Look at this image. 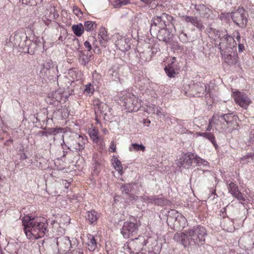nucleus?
<instances>
[{"label": "nucleus", "mask_w": 254, "mask_h": 254, "mask_svg": "<svg viewBox=\"0 0 254 254\" xmlns=\"http://www.w3.org/2000/svg\"><path fill=\"white\" fill-rule=\"evenodd\" d=\"M21 220L28 239L35 240L49 235L48 223L45 218L26 215Z\"/></svg>", "instance_id": "nucleus-1"}, {"label": "nucleus", "mask_w": 254, "mask_h": 254, "mask_svg": "<svg viewBox=\"0 0 254 254\" xmlns=\"http://www.w3.org/2000/svg\"><path fill=\"white\" fill-rule=\"evenodd\" d=\"M206 235L207 231L205 227L198 225L181 233L182 243L185 247L187 245L202 246L205 243Z\"/></svg>", "instance_id": "nucleus-2"}, {"label": "nucleus", "mask_w": 254, "mask_h": 254, "mask_svg": "<svg viewBox=\"0 0 254 254\" xmlns=\"http://www.w3.org/2000/svg\"><path fill=\"white\" fill-rule=\"evenodd\" d=\"M140 225L137 217L131 216L129 220L124 222L121 232L125 238H128L137 234L138 227Z\"/></svg>", "instance_id": "nucleus-3"}, {"label": "nucleus", "mask_w": 254, "mask_h": 254, "mask_svg": "<svg viewBox=\"0 0 254 254\" xmlns=\"http://www.w3.org/2000/svg\"><path fill=\"white\" fill-rule=\"evenodd\" d=\"M185 90L186 94L189 96L201 97L208 93L206 85L200 82H191L185 87Z\"/></svg>", "instance_id": "nucleus-4"}, {"label": "nucleus", "mask_w": 254, "mask_h": 254, "mask_svg": "<svg viewBox=\"0 0 254 254\" xmlns=\"http://www.w3.org/2000/svg\"><path fill=\"white\" fill-rule=\"evenodd\" d=\"M230 16L232 21L236 25L242 28L246 27L248 21L246 10L243 7H238L236 10L231 12Z\"/></svg>", "instance_id": "nucleus-5"}, {"label": "nucleus", "mask_w": 254, "mask_h": 254, "mask_svg": "<svg viewBox=\"0 0 254 254\" xmlns=\"http://www.w3.org/2000/svg\"><path fill=\"white\" fill-rule=\"evenodd\" d=\"M186 220L185 218L175 209H171L168 212L167 222L168 223L173 222V227L175 230H180L183 228L185 227Z\"/></svg>", "instance_id": "nucleus-6"}, {"label": "nucleus", "mask_w": 254, "mask_h": 254, "mask_svg": "<svg viewBox=\"0 0 254 254\" xmlns=\"http://www.w3.org/2000/svg\"><path fill=\"white\" fill-rule=\"evenodd\" d=\"M87 141L86 138L79 135L76 139L67 142V145L64 143V140H63V143L65 146H67L68 149L73 152H76L79 155H81L83 154L85 148V144Z\"/></svg>", "instance_id": "nucleus-7"}, {"label": "nucleus", "mask_w": 254, "mask_h": 254, "mask_svg": "<svg viewBox=\"0 0 254 254\" xmlns=\"http://www.w3.org/2000/svg\"><path fill=\"white\" fill-rule=\"evenodd\" d=\"M220 42L218 44H216L215 47H217L220 51L221 55H224V50L228 49H232L237 45L236 41L234 39L233 37L229 35L226 32L219 39Z\"/></svg>", "instance_id": "nucleus-8"}, {"label": "nucleus", "mask_w": 254, "mask_h": 254, "mask_svg": "<svg viewBox=\"0 0 254 254\" xmlns=\"http://www.w3.org/2000/svg\"><path fill=\"white\" fill-rule=\"evenodd\" d=\"M232 96L235 102L244 109H247L252 103V100L248 95L244 92L234 91Z\"/></svg>", "instance_id": "nucleus-9"}, {"label": "nucleus", "mask_w": 254, "mask_h": 254, "mask_svg": "<svg viewBox=\"0 0 254 254\" xmlns=\"http://www.w3.org/2000/svg\"><path fill=\"white\" fill-rule=\"evenodd\" d=\"M125 67L122 65L115 64L109 70L107 76L113 81H119L121 83Z\"/></svg>", "instance_id": "nucleus-10"}, {"label": "nucleus", "mask_w": 254, "mask_h": 254, "mask_svg": "<svg viewBox=\"0 0 254 254\" xmlns=\"http://www.w3.org/2000/svg\"><path fill=\"white\" fill-rule=\"evenodd\" d=\"M56 71H58L57 66L51 60H49L43 64L40 72L43 77L49 78L50 76H54Z\"/></svg>", "instance_id": "nucleus-11"}, {"label": "nucleus", "mask_w": 254, "mask_h": 254, "mask_svg": "<svg viewBox=\"0 0 254 254\" xmlns=\"http://www.w3.org/2000/svg\"><path fill=\"white\" fill-rule=\"evenodd\" d=\"M124 101L126 108L130 111H137L140 107V103L139 102V100L130 93H128L126 96Z\"/></svg>", "instance_id": "nucleus-12"}, {"label": "nucleus", "mask_w": 254, "mask_h": 254, "mask_svg": "<svg viewBox=\"0 0 254 254\" xmlns=\"http://www.w3.org/2000/svg\"><path fill=\"white\" fill-rule=\"evenodd\" d=\"M143 202L147 203L154 204L157 206L166 205L167 200L162 195L147 196L144 195L141 197Z\"/></svg>", "instance_id": "nucleus-13"}, {"label": "nucleus", "mask_w": 254, "mask_h": 254, "mask_svg": "<svg viewBox=\"0 0 254 254\" xmlns=\"http://www.w3.org/2000/svg\"><path fill=\"white\" fill-rule=\"evenodd\" d=\"M93 106L94 107L95 114L96 115V120L98 121V118L100 117L101 115L106 116L107 112L109 110L108 106L99 100H95L93 101Z\"/></svg>", "instance_id": "nucleus-14"}, {"label": "nucleus", "mask_w": 254, "mask_h": 254, "mask_svg": "<svg viewBox=\"0 0 254 254\" xmlns=\"http://www.w3.org/2000/svg\"><path fill=\"white\" fill-rule=\"evenodd\" d=\"M56 243L59 252L64 253L68 251L71 244L69 238L66 236H61L57 238Z\"/></svg>", "instance_id": "nucleus-15"}, {"label": "nucleus", "mask_w": 254, "mask_h": 254, "mask_svg": "<svg viewBox=\"0 0 254 254\" xmlns=\"http://www.w3.org/2000/svg\"><path fill=\"white\" fill-rule=\"evenodd\" d=\"M195 157H196V155L194 153L187 152L180 159L178 165L180 167H183L185 168H189L194 163Z\"/></svg>", "instance_id": "nucleus-16"}, {"label": "nucleus", "mask_w": 254, "mask_h": 254, "mask_svg": "<svg viewBox=\"0 0 254 254\" xmlns=\"http://www.w3.org/2000/svg\"><path fill=\"white\" fill-rule=\"evenodd\" d=\"M173 37V35L167 28L158 30L157 39L159 41L165 42L166 44L171 45L172 44Z\"/></svg>", "instance_id": "nucleus-17"}, {"label": "nucleus", "mask_w": 254, "mask_h": 254, "mask_svg": "<svg viewBox=\"0 0 254 254\" xmlns=\"http://www.w3.org/2000/svg\"><path fill=\"white\" fill-rule=\"evenodd\" d=\"M173 20V17L171 15L163 13L160 15L161 21L159 22L158 28L159 29H165L167 28V26L170 28L171 25L174 26V24L172 23Z\"/></svg>", "instance_id": "nucleus-18"}, {"label": "nucleus", "mask_w": 254, "mask_h": 254, "mask_svg": "<svg viewBox=\"0 0 254 254\" xmlns=\"http://www.w3.org/2000/svg\"><path fill=\"white\" fill-rule=\"evenodd\" d=\"M129 41L128 39L125 37H123L119 35L116 41V46L119 50L123 52L127 51L130 49V45L128 43Z\"/></svg>", "instance_id": "nucleus-19"}, {"label": "nucleus", "mask_w": 254, "mask_h": 254, "mask_svg": "<svg viewBox=\"0 0 254 254\" xmlns=\"http://www.w3.org/2000/svg\"><path fill=\"white\" fill-rule=\"evenodd\" d=\"M224 55H221L224 62L229 65H234L237 63L238 60V54L235 52H224Z\"/></svg>", "instance_id": "nucleus-20"}, {"label": "nucleus", "mask_w": 254, "mask_h": 254, "mask_svg": "<svg viewBox=\"0 0 254 254\" xmlns=\"http://www.w3.org/2000/svg\"><path fill=\"white\" fill-rule=\"evenodd\" d=\"M98 39L101 46L105 48L107 46V44L109 40L105 28H100L98 34Z\"/></svg>", "instance_id": "nucleus-21"}, {"label": "nucleus", "mask_w": 254, "mask_h": 254, "mask_svg": "<svg viewBox=\"0 0 254 254\" xmlns=\"http://www.w3.org/2000/svg\"><path fill=\"white\" fill-rule=\"evenodd\" d=\"M99 214L94 210L86 212L85 217L90 224L95 225L99 217Z\"/></svg>", "instance_id": "nucleus-22"}, {"label": "nucleus", "mask_w": 254, "mask_h": 254, "mask_svg": "<svg viewBox=\"0 0 254 254\" xmlns=\"http://www.w3.org/2000/svg\"><path fill=\"white\" fill-rule=\"evenodd\" d=\"M234 117V116H232V114H225L220 115L218 114H214L213 116V118L214 120H217V121L220 120L221 122L224 121L227 123V125H228L233 121Z\"/></svg>", "instance_id": "nucleus-23"}, {"label": "nucleus", "mask_w": 254, "mask_h": 254, "mask_svg": "<svg viewBox=\"0 0 254 254\" xmlns=\"http://www.w3.org/2000/svg\"><path fill=\"white\" fill-rule=\"evenodd\" d=\"M92 56V55L85 53L83 51H78L79 60L82 65H86L91 60Z\"/></svg>", "instance_id": "nucleus-24"}, {"label": "nucleus", "mask_w": 254, "mask_h": 254, "mask_svg": "<svg viewBox=\"0 0 254 254\" xmlns=\"http://www.w3.org/2000/svg\"><path fill=\"white\" fill-rule=\"evenodd\" d=\"M87 244L89 247L88 249L90 251H93L97 246V243L95 237L92 235L90 234L87 235Z\"/></svg>", "instance_id": "nucleus-25"}, {"label": "nucleus", "mask_w": 254, "mask_h": 254, "mask_svg": "<svg viewBox=\"0 0 254 254\" xmlns=\"http://www.w3.org/2000/svg\"><path fill=\"white\" fill-rule=\"evenodd\" d=\"M71 29L74 34L77 37H80L84 31V28L81 23L73 25Z\"/></svg>", "instance_id": "nucleus-26"}, {"label": "nucleus", "mask_w": 254, "mask_h": 254, "mask_svg": "<svg viewBox=\"0 0 254 254\" xmlns=\"http://www.w3.org/2000/svg\"><path fill=\"white\" fill-rule=\"evenodd\" d=\"M198 135L203 136L204 138H207L212 143L213 146L216 148L218 146L215 141V138L213 134L210 132H199Z\"/></svg>", "instance_id": "nucleus-27"}, {"label": "nucleus", "mask_w": 254, "mask_h": 254, "mask_svg": "<svg viewBox=\"0 0 254 254\" xmlns=\"http://www.w3.org/2000/svg\"><path fill=\"white\" fill-rule=\"evenodd\" d=\"M173 63H172L171 64H169L164 68V70L166 74L170 78L175 77V75L177 74L175 69V67L173 66Z\"/></svg>", "instance_id": "nucleus-28"}, {"label": "nucleus", "mask_w": 254, "mask_h": 254, "mask_svg": "<svg viewBox=\"0 0 254 254\" xmlns=\"http://www.w3.org/2000/svg\"><path fill=\"white\" fill-rule=\"evenodd\" d=\"M160 16H157L156 17H154L152 20V23L151 24V27L150 28V32L151 35H152V32H153L154 34L156 33V31L157 30L156 27H158L159 24V22H160Z\"/></svg>", "instance_id": "nucleus-29"}, {"label": "nucleus", "mask_w": 254, "mask_h": 254, "mask_svg": "<svg viewBox=\"0 0 254 254\" xmlns=\"http://www.w3.org/2000/svg\"><path fill=\"white\" fill-rule=\"evenodd\" d=\"M228 192L234 197L239 191L238 186L234 182H231L227 184Z\"/></svg>", "instance_id": "nucleus-30"}, {"label": "nucleus", "mask_w": 254, "mask_h": 254, "mask_svg": "<svg viewBox=\"0 0 254 254\" xmlns=\"http://www.w3.org/2000/svg\"><path fill=\"white\" fill-rule=\"evenodd\" d=\"M130 151H142L145 150V147L142 144H139L136 143H132L129 147Z\"/></svg>", "instance_id": "nucleus-31"}, {"label": "nucleus", "mask_w": 254, "mask_h": 254, "mask_svg": "<svg viewBox=\"0 0 254 254\" xmlns=\"http://www.w3.org/2000/svg\"><path fill=\"white\" fill-rule=\"evenodd\" d=\"M114 159L113 165L115 169L120 174H122L123 173V166L121 162L116 157H114Z\"/></svg>", "instance_id": "nucleus-32"}, {"label": "nucleus", "mask_w": 254, "mask_h": 254, "mask_svg": "<svg viewBox=\"0 0 254 254\" xmlns=\"http://www.w3.org/2000/svg\"><path fill=\"white\" fill-rule=\"evenodd\" d=\"M89 135L91 139L95 143H98L99 141V132L95 129L92 130L89 132Z\"/></svg>", "instance_id": "nucleus-33"}, {"label": "nucleus", "mask_w": 254, "mask_h": 254, "mask_svg": "<svg viewBox=\"0 0 254 254\" xmlns=\"http://www.w3.org/2000/svg\"><path fill=\"white\" fill-rule=\"evenodd\" d=\"M121 189L123 193L127 194L133 189V187L131 184H126L122 186Z\"/></svg>", "instance_id": "nucleus-34"}, {"label": "nucleus", "mask_w": 254, "mask_h": 254, "mask_svg": "<svg viewBox=\"0 0 254 254\" xmlns=\"http://www.w3.org/2000/svg\"><path fill=\"white\" fill-rule=\"evenodd\" d=\"M149 110L153 114H155L158 116H160L162 115V109L160 107L152 105V106L149 107Z\"/></svg>", "instance_id": "nucleus-35"}, {"label": "nucleus", "mask_w": 254, "mask_h": 254, "mask_svg": "<svg viewBox=\"0 0 254 254\" xmlns=\"http://www.w3.org/2000/svg\"><path fill=\"white\" fill-rule=\"evenodd\" d=\"M208 32H211L212 34H213L215 35V38H218L220 39L221 38V37L223 34H224V33H226L227 31H220V30H217L215 28H210L209 29V31Z\"/></svg>", "instance_id": "nucleus-36"}, {"label": "nucleus", "mask_w": 254, "mask_h": 254, "mask_svg": "<svg viewBox=\"0 0 254 254\" xmlns=\"http://www.w3.org/2000/svg\"><path fill=\"white\" fill-rule=\"evenodd\" d=\"M96 26V24L91 21H87L84 22V28H85V30L87 31L93 30Z\"/></svg>", "instance_id": "nucleus-37"}, {"label": "nucleus", "mask_w": 254, "mask_h": 254, "mask_svg": "<svg viewBox=\"0 0 254 254\" xmlns=\"http://www.w3.org/2000/svg\"><path fill=\"white\" fill-rule=\"evenodd\" d=\"M194 163H195L196 165L197 166H200L201 165L206 166L208 165L207 161L201 158L196 155V157H195Z\"/></svg>", "instance_id": "nucleus-38"}, {"label": "nucleus", "mask_w": 254, "mask_h": 254, "mask_svg": "<svg viewBox=\"0 0 254 254\" xmlns=\"http://www.w3.org/2000/svg\"><path fill=\"white\" fill-rule=\"evenodd\" d=\"M47 129V133L48 135H56L58 133H59L60 131L63 130V129L61 127H56V128H48Z\"/></svg>", "instance_id": "nucleus-39"}, {"label": "nucleus", "mask_w": 254, "mask_h": 254, "mask_svg": "<svg viewBox=\"0 0 254 254\" xmlns=\"http://www.w3.org/2000/svg\"><path fill=\"white\" fill-rule=\"evenodd\" d=\"M94 91L93 85L91 83H89L85 85V89H84V93L90 96L93 93Z\"/></svg>", "instance_id": "nucleus-40"}, {"label": "nucleus", "mask_w": 254, "mask_h": 254, "mask_svg": "<svg viewBox=\"0 0 254 254\" xmlns=\"http://www.w3.org/2000/svg\"><path fill=\"white\" fill-rule=\"evenodd\" d=\"M130 2V0H117L115 1L114 6L116 7H120L126 5Z\"/></svg>", "instance_id": "nucleus-41"}, {"label": "nucleus", "mask_w": 254, "mask_h": 254, "mask_svg": "<svg viewBox=\"0 0 254 254\" xmlns=\"http://www.w3.org/2000/svg\"><path fill=\"white\" fill-rule=\"evenodd\" d=\"M180 40L183 43H187L190 39L187 36L186 33L182 32L179 36Z\"/></svg>", "instance_id": "nucleus-42"}, {"label": "nucleus", "mask_w": 254, "mask_h": 254, "mask_svg": "<svg viewBox=\"0 0 254 254\" xmlns=\"http://www.w3.org/2000/svg\"><path fill=\"white\" fill-rule=\"evenodd\" d=\"M239 201H246L247 199L246 196L244 195L240 190L234 196Z\"/></svg>", "instance_id": "nucleus-43"}, {"label": "nucleus", "mask_w": 254, "mask_h": 254, "mask_svg": "<svg viewBox=\"0 0 254 254\" xmlns=\"http://www.w3.org/2000/svg\"><path fill=\"white\" fill-rule=\"evenodd\" d=\"M233 38H235L238 43H241V35L240 32L238 30H235L233 33L232 36Z\"/></svg>", "instance_id": "nucleus-44"}, {"label": "nucleus", "mask_w": 254, "mask_h": 254, "mask_svg": "<svg viewBox=\"0 0 254 254\" xmlns=\"http://www.w3.org/2000/svg\"><path fill=\"white\" fill-rule=\"evenodd\" d=\"M70 254H84L83 250L79 248H75L71 251Z\"/></svg>", "instance_id": "nucleus-45"}, {"label": "nucleus", "mask_w": 254, "mask_h": 254, "mask_svg": "<svg viewBox=\"0 0 254 254\" xmlns=\"http://www.w3.org/2000/svg\"><path fill=\"white\" fill-rule=\"evenodd\" d=\"M73 12L77 16H79L80 14H82V12L80 9L77 6H74L73 7Z\"/></svg>", "instance_id": "nucleus-46"}, {"label": "nucleus", "mask_w": 254, "mask_h": 254, "mask_svg": "<svg viewBox=\"0 0 254 254\" xmlns=\"http://www.w3.org/2000/svg\"><path fill=\"white\" fill-rule=\"evenodd\" d=\"M167 120L169 121L171 124H174L176 122H177L178 124H180L181 122V120L173 117L168 118Z\"/></svg>", "instance_id": "nucleus-47"}, {"label": "nucleus", "mask_w": 254, "mask_h": 254, "mask_svg": "<svg viewBox=\"0 0 254 254\" xmlns=\"http://www.w3.org/2000/svg\"><path fill=\"white\" fill-rule=\"evenodd\" d=\"M217 120H214L213 118V117H212V118L210 119L209 120V125H208V126L206 129V130L207 131H210L212 127V123L214 121H216Z\"/></svg>", "instance_id": "nucleus-48"}, {"label": "nucleus", "mask_w": 254, "mask_h": 254, "mask_svg": "<svg viewBox=\"0 0 254 254\" xmlns=\"http://www.w3.org/2000/svg\"><path fill=\"white\" fill-rule=\"evenodd\" d=\"M110 150L112 152H115L116 151V145L114 141L111 142L110 147Z\"/></svg>", "instance_id": "nucleus-49"}, {"label": "nucleus", "mask_w": 254, "mask_h": 254, "mask_svg": "<svg viewBox=\"0 0 254 254\" xmlns=\"http://www.w3.org/2000/svg\"><path fill=\"white\" fill-rule=\"evenodd\" d=\"M57 94H59V92L58 91H55L54 93L52 94L51 96H52L53 100H55V101H60L61 97L60 96L59 97H58L57 96Z\"/></svg>", "instance_id": "nucleus-50"}, {"label": "nucleus", "mask_w": 254, "mask_h": 254, "mask_svg": "<svg viewBox=\"0 0 254 254\" xmlns=\"http://www.w3.org/2000/svg\"><path fill=\"white\" fill-rule=\"evenodd\" d=\"M253 157V153H248L247 155L244 156L242 158L241 160L243 161H245L246 160L249 159L250 158H252Z\"/></svg>", "instance_id": "nucleus-51"}, {"label": "nucleus", "mask_w": 254, "mask_h": 254, "mask_svg": "<svg viewBox=\"0 0 254 254\" xmlns=\"http://www.w3.org/2000/svg\"><path fill=\"white\" fill-rule=\"evenodd\" d=\"M84 46L85 48L87 49V51H90L91 50V49H92V47H91V44L87 41H86L84 43Z\"/></svg>", "instance_id": "nucleus-52"}, {"label": "nucleus", "mask_w": 254, "mask_h": 254, "mask_svg": "<svg viewBox=\"0 0 254 254\" xmlns=\"http://www.w3.org/2000/svg\"><path fill=\"white\" fill-rule=\"evenodd\" d=\"M245 50V46L243 43H238V51L239 53H241Z\"/></svg>", "instance_id": "nucleus-53"}, {"label": "nucleus", "mask_w": 254, "mask_h": 254, "mask_svg": "<svg viewBox=\"0 0 254 254\" xmlns=\"http://www.w3.org/2000/svg\"><path fill=\"white\" fill-rule=\"evenodd\" d=\"M195 26H196L198 29L201 30L204 28V26L203 25L200 20L198 21V22L197 23L196 25Z\"/></svg>", "instance_id": "nucleus-54"}, {"label": "nucleus", "mask_w": 254, "mask_h": 254, "mask_svg": "<svg viewBox=\"0 0 254 254\" xmlns=\"http://www.w3.org/2000/svg\"><path fill=\"white\" fill-rule=\"evenodd\" d=\"M38 135L40 136H48V135L47 133V129H46V131H44L42 130L39 131L38 132Z\"/></svg>", "instance_id": "nucleus-55"}, {"label": "nucleus", "mask_w": 254, "mask_h": 254, "mask_svg": "<svg viewBox=\"0 0 254 254\" xmlns=\"http://www.w3.org/2000/svg\"><path fill=\"white\" fill-rule=\"evenodd\" d=\"M183 17H184V19L185 20V21H186L187 22H190L191 23V21L192 19H193V17L185 15Z\"/></svg>", "instance_id": "nucleus-56"}, {"label": "nucleus", "mask_w": 254, "mask_h": 254, "mask_svg": "<svg viewBox=\"0 0 254 254\" xmlns=\"http://www.w3.org/2000/svg\"><path fill=\"white\" fill-rule=\"evenodd\" d=\"M22 1V3L23 4H28V3H30L31 5L33 4L34 2L33 1L34 0H21Z\"/></svg>", "instance_id": "nucleus-57"}, {"label": "nucleus", "mask_w": 254, "mask_h": 254, "mask_svg": "<svg viewBox=\"0 0 254 254\" xmlns=\"http://www.w3.org/2000/svg\"><path fill=\"white\" fill-rule=\"evenodd\" d=\"M199 20L197 19L196 17H193V19H192L191 23L194 25L195 26L197 23L198 22Z\"/></svg>", "instance_id": "nucleus-58"}, {"label": "nucleus", "mask_w": 254, "mask_h": 254, "mask_svg": "<svg viewBox=\"0 0 254 254\" xmlns=\"http://www.w3.org/2000/svg\"><path fill=\"white\" fill-rule=\"evenodd\" d=\"M27 158V156L25 153H21L20 154V160H24L26 159Z\"/></svg>", "instance_id": "nucleus-59"}, {"label": "nucleus", "mask_w": 254, "mask_h": 254, "mask_svg": "<svg viewBox=\"0 0 254 254\" xmlns=\"http://www.w3.org/2000/svg\"><path fill=\"white\" fill-rule=\"evenodd\" d=\"M141 2H143L146 4H149L151 0H140Z\"/></svg>", "instance_id": "nucleus-60"}, {"label": "nucleus", "mask_w": 254, "mask_h": 254, "mask_svg": "<svg viewBox=\"0 0 254 254\" xmlns=\"http://www.w3.org/2000/svg\"><path fill=\"white\" fill-rule=\"evenodd\" d=\"M68 186H69V183L68 182H67L66 181H65L64 183V187L66 189H67Z\"/></svg>", "instance_id": "nucleus-61"}, {"label": "nucleus", "mask_w": 254, "mask_h": 254, "mask_svg": "<svg viewBox=\"0 0 254 254\" xmlns=\"http://www.w3.org/2000/svg\"><path fill=\"white\" fill-rule=\"evenodd\" d=\"M3 125V123L2 120H1V118H0V128L2 127Z\"/></svg>", "instance_id": "nucleus-62"}, {"label": "nucleus", "mask_w": 254, "mask_h": 254, "mask_svg": "<svg viewBox=\"0 0 254 254\" xmlns=\"http://www.w3.org/2000/svg\"><path fill=\"white\" fill-rule=\"evenodd\" d=\"M94 161H95V164L97 166H99L100 165V163L99 162H98L97 161H96L95 159Z\"/></svg>", "instance_id": "nucleus-63"}, {"label": "nucleus", "mask_w": 254, "mask_h": 254, "mask_svg": "<svg viewBox=\"0 0 254 254\" xmlns=\"http://www.w3.org/2000/svg\"><path fill=\"white\" fill-rule=\"evenodd\" d=\"M45 243V240H42V242H41V244L42 246L44 245V243Z\"/></svg>", "instance_id": "nucleus-64"}]
</instances>
